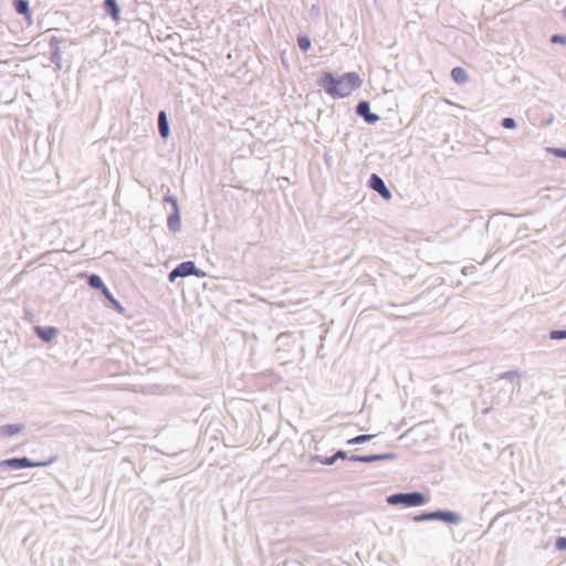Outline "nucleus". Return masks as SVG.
I'll list each match as a JSON object with an SVG mask.
<instances>
[{
  "label": "nucleus",
  "mask_w": 566,
  "mask_h": 566,
  "mask_svg": "<svg viewBox=\"0 0 566 566\" xmlns=\"http://www.w3.org/2000/svg\"><path fill=\"white\" fill-rule=\"evenodd\" d=\"M451 77L458 84H465L469 80L467 71L460 66L452 69Z\"/></svg>",
  "instance_id": "15"
},
{
  "label": "nucleus",
  "mask_w": 566,
  "mask_h": 566,
  "mask_svg": "<svg viewBox=\"0 0 566 566\" xmlns=\"http://www.w3.org/2000/svg\"><path fill=\"white\" fill-rule=\"evenodd\" d=\"M158 130L161 138L166 139L170 134L169 123L165 111L158 114Z\"/></svg>",
  "instance_id": "12"
},
{
  "label": "nucleus",
  "mask_w": 566,
  "mask_h": 566,
  "mask_svg": "<svg viewBox=\"0 0 566 566\" xmlns=\"http://www.w3.org/2000/svg\"><path fill=\"white\" fill-rule=\"evenodd\" d=\"M164 201L168 202L171 206L172 211L176 209V207H179L178 200L174 195H165Z\"/></svg>",
  "instance_id": "23"
},
{
  "label": "nucleus",
  "mask_w": 566,
  "mask_h": 566,
  "mask_svg": "<svg viewBox=\"0 0 566 566\" xmlns=\"http://www.w3.org/2000/svg\"><path fill=\"white\" fill-rule=\"evenodd\" d=\"M59 334V329L54 326L40 327L38 326V337L44 342H51Z\"/></svg>",
  "instance_id": "13"
},
{
  "label": "nucleus",
  "mask_w": 566,
  "mask_h": 566,
  "mask_svg": "<svg viewBox=\"0 0 566 566\" xmlns=\"http://www.w3.org/2000/svg\"><path fill=\"white\" fill-rule=\"evenodd\" d=\"M374 438L373 434H360V436H357L353 439H349L348 440V444H358V443H364V442H367L369 440H371Z\"/></svg>",
  "instance_id": "20"
},
{
  "label": "nucleus",
  "mask_w": 566,
  "mask_h": 566,
  "mask_svg": "<svg viewBox=\"0 0 566 566\" xmlns=\"http://www.w3.org/2000/svg\"><path fill=\"white\" fill-rule=\"evenodd\" d=\"M297 45L303 51L306 52L311 48V40L307 35H300L297 38Z\"/></svg>",
  "instance_id": "19"
},
{
  "label": "nucleus",
  "mask_w": 566,
  "mask_h": 566,
  "mask_svg": "<svg viewBox=\"0 0 566 566\" xmlns=\"http://www.w3.org/2000/svg\"><path fill=\"white\" fill-rule=\"evenodd\" d=\"M356 113L361 116L366 123L375 124L379 120V116L370 112V106L367 101H360L356 106Z\"/></svg>",
  "instance_id": "7"
},
{
  "label": "nucleus",
  "mask_w": 566,
  "mask_h": 566,
  "mask_svg": "<svg viewBox=\"0 0 566 566\" xmlns=\"http://www.w3.org/2000/svg\"><path fill=\"white\" fill-rule=\"evenodd\" d=\"M25 316L28 317V319L31 322L32 321V313L29 312V311H25Z\"/></svg>",
  "instance_id": "32"
},
{
  "label": "nucleus",
  "mask_w": 566,
  "mask_h": 566,
  "mask_svg": "<svg viewBox=\"0 0 566 566\" xmlns=\"http://www.w3.org/2000/svg\"><path fill=\"white\" fill-rule=\"evenodd\" d=\"M549 338L554 340L558 339H565L566 338V331L564 329H555L549 333Z\"/></svg>",
  "instance_id": "22"
},
{
  "label": "nucleus",
  "mask_w": 566,
  "mask_h": 566,
  "mask_svg": "<svg viewBox=\"0 0 566 566\" xmlns=\"http://www.w3.org/2000/svg\"><path fill=\"white\" fill-rule=\"evenodd\" d=\"M87 283L91 287L99 290L101 292L107 289L104 282L102 281L101 276L97 274H91L87 277Z\"/></svg>",
  "instance_id": "17"
},
{
  "label": "nucleus",
  "mask_w": 566,
  "mask_h": 566,
  "mask_svg": "<svg viewBox=\"0 0 566 566\" xmlns=\"http://www.w3.org/2000/svg\"><path fill=\"white\" fill-rule=\"evenodd\" d=\"M548 151L556 157L566 158V149L563 148H548Z\"/></svg>",
  "instance_id": "25"
},
{
  "label": "nucleus",
  "mask_w": 566,
  "mask_h": 566,
  "mask_svg": "<svg viewBox=\"0 0 566 566\" xmlns=\"http://www.w3.org/2000/svg\"><path fill=\"white\" fill-rule=\"evenodd\" d=\"M167 227L172 232H178L181 229V218L179 207H176L174 211L167 218Z\"/></svg>",
  "instance_id": "9"
},
{
  "label": "nucleus",
  "mask_w": 566,
  "mask_h": 566,
  "mask_svg": "<svg viewBox=\"0 0 566 566\" xmlns=\"http://www.w3.org/2000/svg\"><path fill=\"white\" fill-rule=\"evenodd\" d=\"M551 42H552V43L566 44V36H565V35H562V34H554V35L551 38Z\"/></svg>",
  "instance_id": "28"
},
{
  "label": "nucleus",
  "mask_w": 566,
  "mask_h": 566,
  "mask_svg": "<svg viewBox=\"0 0 566 566\" xmlns=\"http://www.w3.org/2000/svg\"><path fill=\"white\" fill-rule=\"evenodd\" d=\"M502 126L506 129H514L516 127V122L512 117H505L502 119Z\"/></svg>",
  "instance_id": "24"
},
{
  "label": "nucleus",
  "mask_w": 566,
  "mask_h": 566,
  "mask_svg": "<svg viewBox=\"0 0 566 566\" xmlns=\"http://www.w3.org/2000/svg\"><path fill=\"white\" fill-rule=\"evenodd\" d=\"M521 374L517 370H509L505 373H502L497 376V379H505V380H514L515 378H518Z\"/></svg>",
  "instance_id": "21"
},
{
  "label": "nucleus",
  "mask_w": 566,
  "mask_h": 566,
  "mask_svg": "<svg viewBox=\"0 0 566 566\" xmlns=\"http://www.w3.org/2000/svg\"><path fill=\"white\" fill-rule=\"evenodd\" d=\"M50 61L55 64L57 70H61V54L59 49V42L53 38L50 42Z\"/></svg>",
  "instance_id": "11"
},
{
  "label": "nucleus",
  "mask_w": 566,
  "mask_h": 566,
  "mask_svg": "<svg viewBox=\"0 0 566 566\" xmlns=\"http://www.w3.org/2000/svg\"><path fill=\"white\" fill-rule=\"evenodd\" d=\"M334 459L335 461L338 459H347V453L345 451L339 450L334 454Z\"/></svg>",
  "instance_id": "30"
},
{
  "label": "nucleus",
  "mask_w": 566,
  "mask_h": 566,
  "mask_svg": "<svg viewBox=\"0 0 566 566\" xmlns=\"http://www.w3.org/2000/svg\"><path fill=\"white\" fill-rule=\"evenodd\" d=\"M35 461L27 457L21 458H10L0 461V470L2 471H18L25 468H34Z\"/></svg>",
  "instance_id": "4"
},
{
  "label": "nucleus",
  "mask_w": 566,
  "mask_h": 566,
  "mask_svg": "<svg viewBox=\"0 0 566 566\" xmlns=\"http://www.w3.org/2000/svg\"><path fill=\"white\" fill-rule=\"evenodd\" d=\"M391 505L403 504L406 506H419L427 502V497L420 492L396 493L387 497Z\"/></svg>",
  "instance_id": "2"
},
{
  "label": "nucleus",
  "mask_w": 566,
  "mask_h": 566,
  "mask_svg": "<svg viewBox=\"0 0 566 566\" xmlns=\"http://www.w3.org/2000/svg\"><path fill=\"white\" fill-rule=\"evenodd\" d=\"M102 294L105 296V298H107L112 305L114 306V308L119 312V313H123L124 312V307L122 306V304L113 296V294L109 292L108 289H106L105 291L102 292Z\"/></svg>",
  "instance_id": "18"
},
{
  "label": "nucleus",
  "mask_w": 566,
  "mask_h": 566,
  "mask_svg": "<svg viewBox=\"0 0 566 566\" xmlns=\"http://www.w3.org/2000/svg\"><path fill=\"white\" fill-rule=\"evenodd\" d=\"M555 548L557 551H565L566 549V537H558L555 542Z\"/></svg>",
  "instance_id": "27"
},
{
  "label": "nucleus",
  "mask_w": 566,
  "mask_h": 566,
  "mask_svg": "<svg viewBox=\"0 0 566 566\" xmlns=\"http://www.w3.org/2000/svg\"><path fill=\"white\" fill-rule=\"evenodd\" d=\"M319 462L323 463V464L332 465V464L335 463V459H334V455L326 457V458H321Z\"/></svg>",
  "instance_id": "29"
},
{
  "label": "nucleus",
  "mask_w": 566,
  "mask_h": 566,
  "mask_svg": "<svg viewBox=\"0 0 566 566\" xmlns=\"http://www.w3.org/2000/svg\"><path fill=\"white\" fill-rule=\"evenodd\" d=\"M415 522H424V521H431L430 512L421 513L413 516Z\"/></svg>",
  "instance_id": "26"
},
{
  "label": "nucleus",
  "mask_w": 566,
  "mask_h": 566,
  "mask_svg": "<svg viewBox=\"0 0 566 566\" xmlns=\"http://www.w3.org/2000/svg\"><path fill=\"white\" fill-rule=\"evenodd\" d=\"M490 411H491V408H485V409L482 411V413H483V415H488Z\"/></svg>",
  "instance_id": "33"
},
{
  "label": "nucleus",
  "mask_w": 566,
  "mask_h": 566,
  "mask_svg": "<svg viewBox=\"0 0 566 566\" xmlns=\"http://www.w3.org/2000/svg\"><path fill=\"white\" fill-rule=\"evenodd\" d=\"M430 517H431V521L439 520V521H443V522L451 523V524H458L461 522L460 514L457 512H452V511H441V510L433 511V512H430Z\"/></svg>",
  "instance_id": "6"
},
{
  "label": "nucleus",
  "mask_w": 566,
  "mask_h": 566,
  "mask_svg": "<svg viewBox=\"0 0 566 566\" xmlns=\"http://www.w3.org/2000/svg\"><path fill=\"white\" fill-rule=\"evenodd\" d=\"M369 187L378 192L384 199L389 200L391 198V192L387 188L385 181L381 177L376 174H373L369 178Z\"/></svg>",
  "instance_id": "5"
},
{
  "label": "nucleus",
  "mask_w": 566,
  "mask_h": 566,
  "mask_svg": "<svg viewBox=\"0 0 566 566\" xmlns=\"http://www.w3.org/2000/svg\"><path fill=\"white\" fill-rule=\"evenodd\" d=\"M361 78L356 72L344 73L335 77L332 73H324L317 84L326 94L333 98H344L349 96L355 90L361 86Z\"/></svg>",
  "instance_id": "1"
},
{
  "label": "nucleus",
  "mask_w": 566,
  "mask_h": 566,
  "mask_svg": "<svg viewBox=\"0 0 566 566\" xmlns=\"http://www.w3.org/2000/svg\"><path fill=\"white\" fill-rule=\"evenodd\" d=\"M189 275H195L197 277H205L206 273L198 269L192 261H185L178 264L169 274L168 280L174 282L177 277H186Z\"/></svg>",
  "instance_id": "3"
},
{
  "label": "nucleus",
  "mask_w": 566,
  "mask_h": 566,
  "mask_svg": "<svg viewBox=\"0 0 566 566\" xmlns=\"http://www.w3.org/2000/svg\"><path fill=\"white\" fill-rule=\"evenodd\" d=\"M104 8H105V11L114 19V20H118L119 19V13H120V10H119V7L116 2V0H105L104 1Z\"/></svg>",
  "instance_id": "16"
},
{
  "label": "nucleus",
  "mask_w": 566,
  "mask_h": 566,
  "mask_svg": "<svg viewBox=\"0 0 566 566\" xmlns=\"http://www.w3.org/2000/svg\"><path fill=\"white\" fill-rule=\"evenodd\" d=\"M396 458L395 453L370 454V455H352L348 459L354 462L371 463L381 460H392Z\"/></svg>",
  "instance_id": "8"
},
{
  "label": "nucleus",
  "mask_w": 566,
  "mask_h": 566,
  "mask_svg": "<svg viewBox=\"0 0 566 566\" xmlns=\"http://www.w3.org/2000/svg\"><path fill=\"white\" fill-rule=\"evenodd\" d=\"M53 461H54V458H51V459H50V460H48V461H39V460H38L36 465H38V468H39V467H45V465L50 464V463H51V462H53Z\"/></svg>",
  "instance_id": "31"
},
{
  "label": "nucleus",
  "mask_w": 566,
  "mask_h": 566,
  "mask_svg": "<svg viewBox=\"0 0 566 566\" xmlns=\"http://www.w3.org/2000/svg\"><path fill=\"white\" fill-rule=\"evenodd\" d=\"M24 426L21 423H9L0 427V436L11 437L23 430Z\"/></svg>",
  "instance_id": "14"
},
{
  "label": "nucleus",
  "mask_w": 566,
  "mask_h": 566,
  "mask_svg": "<svg viewBox=\"0 0 566 566\" xmlns=\"http://www.w3.org/2000/svg\"><path fill=\"white\" fill-rule=\"evenodd\" d=\"M13 7H14V10L19 14L24 15V18L29 24L32 23L31 11H30V7H29V2L27 0H13Z\"/></svg>",
  "instance_id": "10"
}]
</instances>
